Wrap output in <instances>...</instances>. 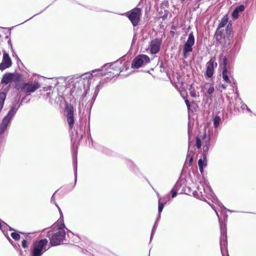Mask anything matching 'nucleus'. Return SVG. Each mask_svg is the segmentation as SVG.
<instances>
[{"mask_svg": "<svg viewBox=\"0 0 256 256\" xmlns=\"http://www.w3.org/2000/svg\"><path fill=\"white\" fill-rule=\"evenodd\" d=\"M54 194L52 195V196L51 198V202H53L54 203V204L58 208L59 210L61 212L60 210V208L56 204V200H55V198L54 196Z\"/></svg>", "mask_w": 256, "mask_h": 256, "instance_id": "obj_28", "label": "nucleus"}, {"mask_svg": "<svg viewBox=\"0 0 256 256\" xmlns=\"http://www.w3.org/2000/svg\"><path fill=\"white\" fill-rule=\"evenodd\" d=\"M6 98V94L5 92H1L0 90V112L2 110L4 102Z\"/></svg>", "mask_w": 256, "mask_h": 256, "instance_id": "obj_21", "label": "nucleus"}, {"mask_svg": "<svg viewBox=\"0 0 256 256\" xmlns=\"http://www.w3.org/2000/svg\"><path fill=\"white\" fill-rule=\"evenodd\" d=\"M202 140L203 144H204L203 146L204 154L206 156L209 148L210 138L206 136V134H204L202 136Z\"/></svg>", "mask_w": 256, "mask_h": 256, "instance_id": "obj_16", "label": "nucleus"}, {"mask_svg": "<svg viewBox=\"0 0 256 256\" xmlns=\"http://www.w3.org/2000/svg\"><path fill=\"white\" fill-rule=\"evenodd\" d=\"M17 104H14L12 106L8 114L6 116H4L2 123L0 124V135L3 134L7 130V128L10 124V120L16 114L19 107V106H17Z\"/></svg>", "mask_w": 256, "mask_h": 256, "instance_id": "obj_3", "label": "nucleus"}, {"mask_svg": "<svg viewBox=\"0 0 256 256\" xmlns=\"http://www.w3.org/2000/svg\"><path fill=\"white\" fill-rule=\"evenodd\" d=\"M194 44V38L192 32L189 34L188 38L184 44L183 49L184 58H186L188 56V52L192 51V46Z\"/></svg>", "mask_w": 256, "mask_h": 256, "instance_id": "obj_8", "label": "nucleus"}, {"mask_svg": "<svg viewBox=\"0 0 256 256\" xmlns=\"http://www.w3.org/2000/svg\"><path fill=\"white\" fill-rule=\"evenodd\" d=\"M213 121L214 127L217 128L221 122V118L220 116H216L214 118Z\"/></svg>", "mask_w": 256, "mask_h": 256, "instance_id": "obj_23", "label": "nucleus"}, {"mask_svg": "<svg viewBox=\"0 0 256 256\" xmlns=\"http://www.w3.org/2000/svg\"><path fill=\"white\" fill-rule=\"evenodd\" d=\"M76 155L77 154L76 153ZM74 166H75V182H76V178H77V159H76H76L74 158Z\"/></svg>", "mask_w": 256, "mask_h": 256, "instance_id": "obj_26", "label": "nucleus"}, {"mask_svg": "<svg viewBox=\"0 0 256 256\" xmlns=\"http://www.w3.org/2000/svg\"><path fill=\"white\" fill-rule=\"evenodd\" d=\"M192 158H190V162H192Z\"/></svg>", "mask_w": 256, "mask_h": 256, "instance_id": "obj_40", "label": "nucleus"}, {"mask_svg": "<svg viewBox=\"0 0 256 256\" xmlns=\"http://www.w3.org/2000/svg\"><path fill=\"white\" fill-rule=\"evenodd\" d=\"M214 66H217V63L214 60L210 59L206 64V75L208 78H211L212 76Z\"/></svg>", "mask_w": 256, "mask_h": 256, "instance_id": "obj_12", "label": "nucleus"}, {"mask_svg": "<svg viewBox=\"0 0 256 256\" xmlns=\"http://www.w3.org/2000/svg\"><path fill=\"white\" fill-rule=\"evenodd\" d=\"M13 79V74L10 73H8L4 75L1 82L4 84H8L11 82Z\"/></svg>", "mask_w": 256, "mask_h": 256, "instance_id": "obj_20", "label": "nucleus"}, {"mask_svg": "<svg viewBox=\"0 0 256 256\" xmlns=\"http://www.w3.org/2000/svg\"><path fill=\"white\" fill-rule=\"evenodd\" d=\"M48 241L46 239L44 238L33 243L31 250V256H42L48 250Z\"/></svg>", "mask_w": 256, "mask_h": 256, "instance_id": "obj_2", "label": "nucleus"}, {"mask_svg": "<svg viewBox=\"0 0 256 256\" xmlns=\"http://www.w3.org/2000/svg\"><path fill=\"white\" fill-rule=\"evenodd\" d=\"M246 110L248 112H251V110H250L248 107V108H246Z\"/></svg>", "mask_w": 256, "mask_h": 256, "instance_id": "obj_39", "label": "nucleus"}, {"mask_svg": "<svg viewBox=\"0 0 256 256\" xmlns=\"http://www.w3.org/2000/svg\"><path fill=\"white\" fill-rule=\"evenodd\" d=\"M207 164V160L205 154H203V159L200 158L198 161V166L201 173L204 172V168Z\"/></svg>", "mask_w": 256, "mask_h": 256, "instance_id": "obj_19", "label": "nucleus"}, {"mask_svg": "<svg viewBox=\"0 0 256 256\" xmlns=\"http://www.w3.org/2000/svg\"><path fill=\"white\" fill-rule=\"evenodd\" d=\"M120 62H116L112 64L105 66L104 70L106 72L104 74L102 73V74L106 76H106L107 78L118 76L120 72L123 70H120Z\"/></svg>", "mask_w": 256, "mask_h": 256, "instance_id": "obj_5", "label": "nucleus"}, {"mask_svg": "<svg viewBox=\"0 0 256 256\" xmlns=\"http://www.w3.org/2000/svg\"><path fill=\"white\" fill-rule=\"evenodd\" d=\"M48 236L50 235V232L48 233Z\"/></svg>", "mask_w": 256, "mask_h": 256, "instance_id": "obj_42", "label": "nucleus"}, {"mask_svg": "<svg viewBox=\"0 0 256 256\" xmlns=\"http://www.w3.org/2000/svg\"><path fill=\"white\" fill-rule=\"evenodd\" d=\"M162 42L158 38H156L151 42L150 44V52L152 54H157L160 49Z\"/></svg>", "mask_w": 256, "mask_h": 256, "instance_id": "obj_11", "label": "nucleus"}, {"mask_svg": "<svg viewBox=\"0 0 256 256\" xmlns=\"http://www.w3.org/2000/svg\"><path fill=\"white\" fill-rule=\"evenodd\" d=\"M212 209L215 211V212H216V215H217L218 217H218H219V216H218V212H217L216 210L215 207H214V206H212Z\"/></svg>", "mask_w": 256, "mask_h": 256, "instance_id": "obj_35", "label": "nucleus"}, {"mask_svg": "<svg viewBox=\"0 0 256 256\" xmlns=\"http://www.w3.org/2000/svg\"><path fill=\"white\" fill-rule=\"evenodd\" d=\"M124 66L126 68V67H128V66H129V64H128V63H126H126L124 64Z\"/></svg>", "mask_w": 256, "mask_h": 256, "instance_id": "obj_37", "label": "nucleus"}, {"mask_svg": "<svg viewBox=\"0 0 256 256\" xmlns=\"http://www.w3.org/2000/svg\"><path fill=\"white\" fill-rule=\"evenodd\" d=\"M244 10V6L242 4L236 6L233 10L232 16L233 18L236 19L238 18L239 13Z\"/></svg>", "mask_w": 256, "mask_h": 256, "instance_id": "obj_17", "label": "nucleus"}, {"mask_svg": "<svg viewBox=\"0 0 256 256\" xmlns=\"http://www.w3.org/2000/svg\"><path fill=\"white\" fill-rule=\"evenodd\" d=\"M222 87L224 89H226V86H225L224 84H222Z\"/></svg>", "mask_w": 256, "mask_h": 256, "instance_id": "obj_38", "label": "nucleus"}, {"mask_svg": "<svg viewBox=\"0 0 256 256\" xmlns=\"http://www.w3.org/2000/svg\"><path fill=\"white\" fill-rule=\"evenodd\" d=\"M218 205L220 208H223L224 210H226V208L222 205V204L221 202H218Z\"/></svg>", "mask_w": 256, "mask_h": 256, "instance_id": "obj_32", "label": "nucleus"}, {"mask_svg": "<svg viewBox=\"0 0 256 256\" xmlns=\"http://www.w3.org/2000/svg\"><path fill=\"white\" fill-rule=\"evenodd\" d=\"M202 90L203 92H206L209 94H212L214 91L213 85L210 83H206L203 87Z\"/></svg>", "mask_w": 256, "mask_h": 256, "instance_id": "obj_18", "label": "nucleus"}, {"mask_svg": "<svg viewBox=\"0 0 256 256\" xmlns=\"http://www.w3.org/2000/svg\"><path fill=\"white\" fill-rule=\"evenodd\" d=\"M191 96L193 97L194 96H196V94L194 92H191Z\"/></svg>", "mask_w": 256, "mask_h": 256, "instance_id": "obj_36", "label": "nucleus"}, {"mask_svg": "<svg viewBox=\"0 0 256 256\" xmlns=\"http://www.w3.org/2000/svg\"><path fill=\"white\" fill-rule=\"evenodd\" d=\"M67 112V122L69 125L70 129L72 130L74 124V117L73 110L70 108H66Z\"/></svg>", "mask_w": 256, "mask_h": 256, "instance_id": "obj_14", "label": "nucleus"}, {"mask_svg": "<svg viewBox=\"0 0 256 256\" xmlns=\"http://www.w3.org/2000/svg\"><path fill=\"white\" fill-rule=\"evenodd\" d=\"M22 246L24 248H26L28 247L27 242L26 240H24L22 242Z\"/></svg>", "mask_w": 256, "mask_h": 256, "instance_id": "obj_29", "label": "nucleus"}, {"mask_svg": "<svg viewBox=\"0 0 256 256\" xmlns=\"http://www.w3.org/2000/svg\"><path fill=\"white\" fill-rule=\"evenodd\" d=\"M92 76V74H85L82 76V78H72L69 80V84H72V85H74V87L75 88H76V84L77 83H80L81 82L82 83H84V88H85V85L86 83V84L88 88H86V92L84 94L82 98V100L83 101H86L87 100V98H86V97L87 96V94H88V96H90V98L92 100V102H94L100 90V85L98 84L96 86L94 91V93L91 94H90V80Z\"/></svg>", "mask_w": 256, "mask_h": 256, "instance_id": "obj_1", "label": "nucleus"}, {"mask_svg": "<svg viewBox=\"0 0 256 256\" xmlns=\"http://www.w3.org/2000/svg\"><path fill=\"white\" fill-rule=\"evenodd\" d=\"M127 16L132 25L135 26L138 25L142 16V9L139 8H135L126 13L122 14Z\"/></svg>", "mask_w": 256, "mask_h": 256, "instance_id": "obj_6", "label": "nucleus"}, {"mask_svg": "<svg viewBox=\"0 0 256 256\" xmlns=\"http://www.w3.org/2000/svg\"><path fill=\"white\" fill-rule=\"evenodd\" d=\"M156 222L154 225V228H152V232L151 236H150V239H152V236L154 234V231L156 230Z\"/></svg>", "mask_w": 256, "mask_h": 256, "instance_id": "obj_31", "label": "nucleus"}, {"mask_svg": "<svg viewBox=\"0 0 256 256\" xmlns=\"http://www.w3.org/2000/svg\"><path fill=\"white\" fill-rule=\"evenodd\" d=\"M12 64V62L9 54L6 51H3L2 60L0 64V70H3L11 66Z\"/></svg>", "mask_w": 256, "mask_h": 256, "instance_id": "obj_10", "label": "nucleus"}, {"mask_svg": "<svg viewBox=\"0 0 256 256\" xmlns=\"http://www.w3.org/2000/svg\"><path fill=\"white\" fill-rule=\"evenodd\" d=\"M10 230H14L12 228H10Z\"/></svg>", "mask_w": 256, "mask_h": 256, "instance_id": "obj_41", "label": "nucleus"}, {"mask_svg": "<svg viewBox=\"0 0 256 256\" xmlns=\"http://www.w3.org/2000/svg\"><path fill=\"white\" fill-rule=\"evenodd\" d=\"M185 102L188 108H189L190 107V104L189 101L188 100H185Z\"/></svg>", "mask_w": 256, "mask_h": 256, "instance_id": "obj_34", "label": "nucleus"}, {"mask_svg": "<svg viewBox=\"0 0 256 256\" xmlns=\"http://www.w3.org/2000/svg\"><path fill=\"white\" fill-rule=\"evenodd\" d=\"M202 140L199 137L196 138V146L198 148H200L202 146Z\"/></svg>", "mask_w": 256, "mask_h": 256, "instance_id": "obj_27", "label": "nucleus"}, {"mask_svg": "<svg viewBox=\"0 0 256 256\" xmlns=\"http://www.w3.org/2000/svg\"><path fill=\"white\" fill-rule=\"evenodd\" d=\"M230 72H228L226 68V58H224V66L222 69V78L228 84H230V80L229 78V75Z\"/></svg>", "mask_w": 256, "mask_h": 256, "instance_id": "obj_15", "label": "nucleus"}, {"mask_svg": "<svg viewBox=\"0 0 256 256\" xmlns=\"http://www.w3.org/2000/svg\"><path fill=\"white\" fill-rule=\"evenodd\" d=\"M40 88V84L38 80L29 81L22 84L21 90L26 93H32Z\"/></svg>", "mask_w": 256, "mask_h": 256, "instance_id": "obj_7", "label": "nucleus"}, {"mask_svg": "<svg viewBox=\"0 0 256 256\" xmlns=\"http://www.w3.org/2000/svg\"><path fill=\"white\" fill-rule=\"evenodd\" d=\"M171 193L172 198H174L177 195V192L174 189L172 190Z\"/></svg>", "mask_w": 256, "mask_h": 256, "instance_id": "obj_30", "label": "nucleus"}, {"mask_svg": "<svg viewBox=\"0 0 256 256\" xmlns=\"http://www.w3.org/2000/svg\"><path fill=\"white\" fill-rule=\"evenodd\" d=\"M10 236L15 240H18L20 238V236L18 234L14 232L11 233Z\"/></svg>", "mask_w": 256, "mask_h": 256, "instance_id": "obj_25", "label": "nucleus"}, {"mask_svg": "<svg viewBox=\"0 0 256 256\" xmlns=\"http://www.w3.org/2000/svg\"><path fill=\"white\" fill-rule=\"evenodd\" d=\"M227 22H228V18L226 16H224L222 18L220 24H219V28L224 27L226 24Z\"/></svg>", "mask_w": 256, "mask_h": 256, "instance_id": "obj_24", "label": "nucleus"}, {"mask_svg": "<svg viewBox=\"0 0 256 256\" xmlns=\"http://www.w3.org/2000/svg\"><path fill=\"white\" fill-rule=\"evenodd\" d=\"M160 198H159L158 207V218H157V220H159V218H160V213L162 211L164 207V205L166 204V202H160Z\"/></svg>", "mask_w": 256, "mask_h": 256, "instance_id": "obj_22", "label": "nucleus"}, {"mask_svg": "<svg viewBox=\"0 0 256 256\" xmlns=\"http://www.w3.org/2000/svg\"><path fill=\"white\" fill-rule=\"evenodd\" d=\"M241 108L242 110H244V109H246V108H248V106H247L246 104H245L243 103L241 105Z\"/></svg>", "mask_w": 256, "mask_h": 256, "instance_id": "obj_33", "label": "nucleus"}, {"mask_svg": "<svg viewBox=\"0 0 256 256\" xmlns=\"http://www.w3.org/2000/svg\"><path fill=\"white\" fill-rule=\"evenodd\" d=\"M150 62L149 57L145 54H141L136 56L132 64V68H139L142 65L148 64Z\"/></svg>", "mask_w": 256, "mask_h": 256, "instance_id": "obj_9", "label": "nucleus"}, {"mask_svg": "<svg viewBox=\"0 0 256 256\" xmlns=\"http://www.w3.org/2000/svg\"><path fill=\"white\" fill-rule=\"evenodd\" d=\"M210 188L208 185L205 184L204 185L201 184L200 186H197L196 192H199L202 196H206V194H209L210 192Z\"/></svg>", "mask_w": 256, "mask_h": 256, "instance_id": "obj_13", "label": "nucleus"}, {"mask_svg": "<svg viewBox=\"0 0 256 256\" xmlns=\"http://www.w3.org/2000/svg\"><path fill=\"white\" fill-rule=\"evenodd\" d=\"M65 228L64 222L59 224L58 230L51 237L50 242L52 246L60 244L64 240L66 236Z\"/></svg>", "mask_w": 256, "mask_h": 256, "instance_id": "obj_4", "label": "nucleus"}]
</instances>
